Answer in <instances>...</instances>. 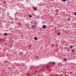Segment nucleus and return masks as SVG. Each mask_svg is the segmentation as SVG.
<instances>
[{"mask_svg": "<svg viewBox=\"0 0 76 76\" xmlns=\"http://www.w3.org/2000/svg\"><path fill=\"white\" fill-rule=\"evenodd\" d=\"M47 26L45 25H43L42 26V28H43V29H46V27Z\"/></svg>", "mask_w": 76, "mask_h": 76, "instance_id": "1", "label": "nucleus"}, {"mask_svg": "<svg viewBox=\"0 0 76 76\" xmlns=\"http://www.w3.org/2000/svg\"><path fill=\"white\" fill-rule=\"evenodd\" d=\"M33 9H34V10H35V11H37V8H35V7H34Z\"/></svg>", "mask_w": 76, "mask_h": 76, "instance_id": "2", "label": "nucleus"}, {"mask_svg": "<svg viewBox=\"0 0 76 76\" xmlns=\"http://www.w3.org/2000/svg\"><path fill=\"white\" fill-rule=\"evenodd\" d=\"M4 35L5 36H7V34L6 33H4Z\"/></svg>", "mask_w": 76, "mask_h": 76, "instance_id": "3", "label": "nucleus"}, {"mask_svg": "<svg viewBox=\"0 0 76 76\" xmlns=\"http://www.w3.org/2000/svg\"><path fill=\"white\" fill-rule=\"evenodd\" d=\"M34 40H38V38H37V37H36L34 38Z\"/></svg>", "mask_w": 76, "mask_h": 76, "instance_id": "4", "label": "nucleus"}, {"mask_svg": "<svg viewBox=\"0 0 76 76\" xmlns=\"http://www.w3.org/2000/svg\"><path fill=\"white\" fill-rule=\"evenodd\" d=\"M71 51L72 52H75V50L73 49H72Z\"/></svg>", "mask_w": 76, "mask_h": 76, "instance_id": "5", "label": "nucleus"}, {"mask_svg": "<svg viewBox=\"0 0 76 76\" xmlns=\"http://www.w3.org/2000/svg\"><path fill=\"white\" fill-rule=\"evenodd\" d=\"M32 28H35V25H33L32 26Z\"/></svg>", "mask_w": 76, "mask_h": 76, "instance_id": "6", "label": "nucleus"}, {"mask_svg": "<svg viewBox=\"0 0 76 76\" xmlns=\"http://www.w3.org/2000/svg\"><path fill=\"white\" fill-rule=\"evenodd\" d=\"M66 1V0H62V2H64V1Z\"/></svg>", "mask_w": 76, "mask_h": 76, "instance_id": "7", "label": "nucleus"}, {"mask_svg": "<svg viewBox=\"0 0 76 76\" xmlns=\"http://www.w3.org/2000/svg\"><path fill=\"white\" fill-rule=\"evenodd\" d=\"M64 59L65 60L64 61H67V58H64Z\"/></svg>", "mask_w": 76, "mask_h": 76, "instance_id": "8", "label": "nucleus"}, {"mask_svg": "<svg viewBox=\"0 0 76 76\" xmlns=\"http://www.w3.org/2000/svg\"><path fill=\"white\" fill-rule=\"evenodd\" d=\"M60 32L58 33L57 34L58 35H60Z\"/></svg>", "mask_w": 76, "mask_h": 76, "instance_id": "9", "label": "nucleus"}, {"mask_svg": "<svg viewBox=\"0 0 76 76\" xmlns=\"http://www.w3.org/2000/svg\"><path fill=\"white\" fill-rule=\"evenodd\" d=\"M73 47L72 46H71L70 47V49L72 48H73Z\"/></svg>", "mask_w": 76, "mask_h": 76, "instance_id": "10", "label": "nucleus"}, {"mask_svg": "<svg viewBox=\"0 0 76 76\" xmlns=\"http://www.w3.org/2000/svg\"><path fill=\"white\" fill-rule=\"evenodd\" d=\"M52 64H55V62H52Z\"/></svg>", "mask_w": 76, "mask_h": 76, "instance_id": "11", "label": "nucleus"}, {"mask_svg": "<svg viewBox=\"0 0 76 76\" xmlns=\"http://www.w3.org/2000/svg\"><path fill=\"white\" fill-rule=\"evenodd\" d=\"M10 15L9 14V12L7 13V16H9Z\"/></svg>", "mask_w": 76, "mask_h": 76, "instance_id": "12", "label": "nucleus"}, {"mask_svg": "<svg viewBox=\"0 0 76 76\" xmlns=\"http://www.w3.org/2000/svg\"><path fill=\"white\" fill-rule=\"evenodd\" d=\"M30 18H32V15H30L29 16Z\"/></svg>", "mask_w": 76, "mask_h": 76, "instance_id": "13", "label": "nucleus"}, {"mask_svg": "<svg viewBox=\"0 0 76 76\" xmlns=\"http://www.w3.org/2000/svg\"><path fill=\"white\" fill-rule=\"evenodd\" d=\"M74 15L76 16V12H74Z\"/></svg>", "mask_w": 76, "mask_h": 76, "instance_id": "14", "label": "nucleus"}, {"mask_svg": "<svg viewBox=\"0 0 76 76\" xmlns=\"http://www.w3.org/2000/svg\"><path fill=\"white\" fill-rule=\"evenodd\" d=\"M18 12H17L15 15H16L17 14H18Z\"/></svg>", "mask_w": 76, "mask_h": 76, "instance_id": "15", "label": "nucleus"}, {"mask_svg": "<svg viewBox=\"0 0 76 76\" xmlns=\"http://www.w3.org/2000/svg\"><path fill=\"white\" fill-rule=\"evenodd\" d=\"M47 68H48H48H49V66H47Z\"/></svg>", "mask_w": 76, "mask_h": 76, "instance_id": "16", "label": "nucleus"}, {"mask_svg": "<svg viewBox=\"0 0 76 76\" xmlns=\"http://www.w3.org/2000/svg\"><path fill=\"white\" fill-rule=\"evenodd\" d=\"M70 19H68V21H70Z\"/></svg>", "mask_w": 76, "mask_h": 76, "instance_id": "17", "label": "nucleus"}, {"mask_svg": "<svg viewBox=\"0 0 76 76\" xmlns=\"http://www.w3.org/2000/svg\"><path fill=\"white\" fill-rule=\"evenodd\" d=\"M56 47H58V44L56 45Z\"/></svg>", "mask_w": 76, "mask_h": 76, "instance_id": "18", "label": "nucleus"}, {"mask_svg": "<svg viewBox=\"0 0 76 76\" xmlns=\"http://www.w3.org/2000/svg\"><path fill=\"white\" fill-rule=\"evenodd\" d=\"M40 70H42V69H41Z\"/></svg>", "mask_w": 76, "mask_h": 76, "instance_id": "19", "label": "nucleus"}, {"mask_svg": "<svg viewBox=\"0 0 76 76\" xmlns=\"http://www.w3.org/2000/svg\"><path fill=\"white\" fill-rule=\"evenodd\" d=\"M35 72H37V71H36Z\"/></svg>", "mask_w": 76, "mask_h": 76, "instance_id": "20", "label": "nucleus"}, {"mask_svg": "<svg viewBox=\"0 0 76 76\" xmlns=\"http://www.w3.org/2000/svg\"><path fill=\"white\" fill-rule=\"evenodd\" d=\"M9 17H10L9 16Z\"/></svg>", "mask_w": 76, "mask_h": 76, "instance_id": "21", "label": "nucleus"}, {"mask_svg": "<svg viewBox=\"0 0 76 76\" xmlns=\"http://www.w3.org/2000/svg\"><path fill=\"white\" fill-rule=\"evenodd\" d=\"M23 73H25V72H24Z\"/></svg>", "mask_w": 76, "mask_h": 76, "instance_id": "22", "label": "nucleus"}]
</instances>
